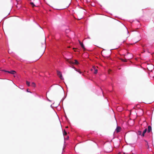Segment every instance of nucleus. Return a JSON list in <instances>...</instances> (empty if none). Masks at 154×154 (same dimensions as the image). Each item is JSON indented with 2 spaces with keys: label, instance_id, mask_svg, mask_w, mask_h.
<instances>
[{
  "label": "nucleus",
  "instance_id": "f257e3e1",
  "mask_svg": "<svg viewBox=\"0 0 154 154\" xmlns=\"http://www.w3.org/2000/svg\"><path fill=\"white\" fill-rule=\"evenodd\" d=\"M57 75H58V76L60 77V78L61 80H62L63 79V76H62V74L60 71L57 70Z\"/></svg>",
  "mask_w": 154,
  "mask_h": 154
},
{
  "label": "nucleus",
  "instance_id": "f03ea898",
  "mask_svg": "<svg viewBox=\"0 0 154 154\" xmlns=\"http://www.w3.org/2000/svg\"><path fill=\"white\" fill-rule=\"evenodd\" d=\"M126 56V58L127 60H130L132 58V56L131 54H129V53L127 54V55H125V56Z\"/></svg>",
  "mask_w": 154,
  "mask_h": 154
},
{
  "label": "nucleus",
  "instance_id": "7ed1b4c3",
  "mask_svg": "<svg viewBox=\"0 0 154 154\" xmlns=\"http://www.w3.org/2000/svg\"><path fill=\"white\" fill-rule=\"evenodd\" d=\"M121 128L120 127L118 126L116 128V129L115 131L117 133H118L121 131Z\"/></svg>",
  "mask_w": 154,
  "mask_h": 154
},
{
  "label": "nucleus",
  "instance_id": "20e7f679",
  "mask_svg": "<svg viewBox=\"0 0 154 154\" xmlns=\"http://www.w3.org/2000/svg\"><path fill=\"white\" fill-rule=\"evenodd\" d=\"M5 71L12 74H14L16 72L14 70H12L11 71Z\"/></svg>",
  "mask_w": 154,
  "mask_h": 154
},
{
  "label": "nucleus",
  "instance_id": "39448f33",
  "mask_svg": "<svg viewBox=\"0 0 154 154\" xmlns=\"http://www.w3.org/2000/svg\"><path fill=\"white\" fill-rule=\"evenodd\" d=\"M66 61L71 65L73 64L74 63V62L73 61L70 60L69 59H66Z\"/></svg>",
  "mask_w": 154,
  "mask_h": 154
},
{
  "label": "nucleus",
  "instance_id": "423d86ee",
  "mask_svg": "<svg viewBox=\"0 0 154 154\" xmlns=\"http://www.w3.org/2000/svg\"><path fill=\"white\" fill-rule=\"evenodd\" d=\"M151 130H152V128H151V126H148V128L147 132L148 133H149V132H150V131H151Z\"/></svg>",
  "mask_w": 154,
  "mask_h": 154
},
{
  "label": "nucleus",
  "instance_id": "0eeeda50",
  "mask_svg": "<svg viewBox=\"0 0 154 154\" xmlns=\"http://www.w3.org/2000/svg\"><path fill=\"white\" fill-rule=\"evenodd\" d=\"M147 130V128L145 129L143 131V133L142 135V136L144 137V134L146 133Z\"/></svg>",
  "mask_w": 154,
  "mask_h": 154
},
{
  "label": "nucleus",
  "instance_id": "6e6552de",
  "mask_svg": "<svg viewBox=\"0 0 154 154\" xmlns=\"http://www.w3.org/2000/svg\"><path fill=\"white\" fill-rule=\"evenodd\" d=\"M42 47L44 48L45 49V40L43 41V43L42 44Z\"/></svg>",
  "mask_w": 154,
  "mask_h": 154
},
{
  "label": "nucleus",
  "instance_id": "1a4fd4ad",
  "mask_svg": "<svg viewBox=\"0 0 154 154\" xmlns=\"http://www.w3.org/2000/svg\"><path fill=\"white\" fill-rule=\"evenodd\" d=\"M75 62H74V63L73 64H75L76 65H78L79 64V63L76 60H74Z\"/></svg>",
  "mask_w": 154,
  "mask_h": 154
},
{
  "label": "nucleus",
  "instance_id": "9d476101",
  "mask_svg": "<svg viewBox=\"0 0 154 154\" xmlns=\"http://www.w3.org/2000/svg\"><path fill=\"white\" fill-rule=\"evenodd\" d=\"M137 134L138 135H141L142 136V132L141 131H138L137 132Z\"/></svg>",
  "mask_w": 154,
  "mask_h": 154
},
{
  "label": "nucleus",
  "instance_id": "9b49d317",
  "mask_svg": "<svg viewBox=\"0 0 154 154\" xmlns=\"http://www.w3.org/2000/svg\"><path fill=\"white\" fill-rule=\"evenodd\" d=\"M80 45H81V46L82 48H83L84 49H85V46L82 43H81Z\"/></svg>",
  "mask_w": 154,
  "mask_h": 154
},
{
  "label": "nucleus",
  "instance_id": "f8f14e48",
  "mask_svg": "<svg viewBox=\"0 0 154 154\" xmlns=\"http://www.w3.org/2000/svg\"><path fill=\"white\" fill-rule=\"evenodd\" d=\"M67 132H66V131L64 130V131H63V135L64 136H65V135H67Z\"/></svg>",
  "mask_w": 154,
  "mask_h": 154
},
{
  "label": "nucleus",
  "instance_id": "ddd939ff",
  "mask_svg": "<svg viewBox=\"0 0 154 154\" xmlns=\"http://www.w3.org/2000/svg\"><path fill=\"white\" fill-rule=\"evenodd\" d=\"M30 5L32 6V7L35 6V5L34 4V3L32 2H31L30 3Z\"/></svg>",
  "mask_w": 154,
  "mask_h": 154
},
{
  "label": "nucleus",
  "instance_id": "4468645a",
  "mask_svg": "<svg viewBox=\"0 0 154 154\" xmlns=\"http://www.w3.org/2000/svg\"><path fill=\"white\" fill-rule=\"evenodd\" d=\"M94 73L95 74H96L97 72V69H95L94 68Z\"/></svg>",
  "mask_w": 154,
  "mask_h": 154
},
{
  "label": "nucleus",
  "instance_id": "2eb2a0df",
  "mask_svg": "<svg viewBox=\"0 0 154 154\" xmlns=\"http://www.w3.org/2000/svg\"><path fill=\"white\" fill-rule=\"evenodd\" d=\"M75 70L78 72H79L80 74H81L82 73V72H81V71H80V69H75Z\"/></svg>",
  "mask_w": 154,
  "mask_h": 154
},
{
  "label": "nucleus",
  "instance_id": "dca6fc26",
  "mask_svg": "<svg viewBox=\"0 0 154 154\" xmlns=\"http://www.w3.org/2000/svg\"><path fill=\"white\" fill-rule=\"evenodd\" d=\"M124 58L125 59V60L124 59L123 62H127V59L126 58V57H125V55H124Z\"/></svg>",
  "mask_w": 154,
  "mask_h": 154
},
{
  "label": "nucleus",
  "instance_id": "f3484780",
  "mask_svg": "<svg viewBox=\"0 0 154 154\" xmlns=\"http://www.w3.org/2000/svg\"><path fill=\"white\" fill-rule=\"evenodd\" d=\"M26 85H27V86H30V83H29V82H28V81H26Z\"/></svg>",
  "mask_w": 154,
  "mask_h": 154
},
{
  "label": "nucleus",
  "instance_id": "a211bd4d",
  "mask_svg": "<svg viewBox=\"0 0 154 154\" xmlns=\"http://www.w3.org/2000/svg\"><path fill=\"white\" fill-rule=\"evenodd\" d=\"M31 85L33 87H34L35 86V84L34 83V82H32V85Z\"/></svg>",
  "mask_w": 154,
  "mask_h": 154
},
{
  "label": "nucleus",
  "instance_id": "6ab92c4d",
  "mask_svg": "<svg viewBox=\"0 0 154 154\" xmlns=\"http://www.w3.org/2000/svg\"><path fill=\"white\" fill-rule=\"evenodd\" d=\"M120 60L122 61H124V59H122V58H121L120 59Z\"/></svg>",
  "mask_w": 154,
  "mask_h": 154
},
{
  "label": "nucleus",
  "instance_id": "aec40b11",
  "mask_svg": "<svg viewBox=\"0 0 154 154\" xmlns=\"http://www.w3.org/2000/svg\"><path fill=\"white\" fill-rule=\"evenodd\" d=\"M79 44H80H80H81V43H82V42H80V41H79Z\"/></svg>",
  "mask_w": 154,
  "mask_h": 154
},
{
  "label": "nucleus",
  "instance_id": "412c9836",
  "mask_svg": "<svg viewBox=\"0 0 154 154\" xmlns=\"http://www.w3.org/2000/svg\"><path fill=\"white\" fill-rule=\"evenodd\" d=\"M27 91L28 92H29V89H27Z\"/></svg>",
  "mask_w": 154,
  "mask_h": 154
},
{
  "label": "nucleus",
  "instance_id": "4be33fe9",
  "mask_svg": "<svg viewBox=\"0 0 154 154\" xmlns=\"http://www.w3.org/2000/svg\"><path fill=\"white\" fill-rule=\"evenodd\" d=\"M66 128H68V126H66Z\"/></svg>",
  "mask_w": 154,
  "mask_h": 154
}]
</instances>
